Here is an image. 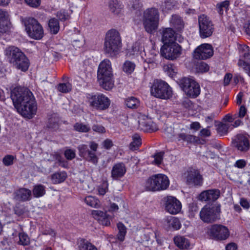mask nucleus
Segmentation results:
<instances>
[{
    "label": "nucleus",
    "instance_id": "obj_1",
    "mask_svg": "<svg viewBox=\"0 0 250 250\" xmlns=\"http://www.w3.org/2000/svg\"><path fill=\"white\" fill-rule=\"evenodd\" d=\"M11 98L18 112L22 116L31 119L37 112V104L32 93L28 89L21 87L14 88Z\"/></svg>",
    "mask_w": 250,
    "mask_h": 250
},
{
    "label": "nucleus",
    "instance_id": "obj_2",
    "mask_svg": "<svg viewBox=\"0 0 250 250\" xmlns=\"http://www.w3.org/2000/svg\"><path fill=\"white\" fill-rule=\"evenodd\" d=\"M98 80L100 85L105 90H110L114 86L111 64L108 59H104L99 64Z\"/></svg>",
    "mask_w": 250,
    "mask_h": 250
},
{
    "label": "nucleus",
    "instance_id": "obj_3",
    "mask_svg": "<svg viewBox=\"0 0 250 250\" xmlns=\"http://www.w3.org/2000/svg\"><path fill=\"white\" fill-rule=\"evenodd\" d=\"M121 38L118 31L111 29L107 32L104 38V50L110 56H115L121 47Z\"/></svg>",
    "mask_w": 250,
    "mask_h": 250
},
{
    "label": "nucleus",
    "instance_id": "obj_4",
    "mask_svg": "<svg viewBox=\"0 0 250 250\" xmlns=\"http://www.w3.org/2000/svg\"><path fill=\"white\" fill-rule=\"evenodd\" d=\"M143 25L145 30L148 33L156 31L159 25V12L154 7L146 9L144 12L143 18Z\"/></svg>",
    "mask_w": 250,
    "mask_h": 250
},
{
    "label": "nucleus",
    "instance_id": "obj_5",
    "mask_svg": "<svg viewBox=\"0 0 250 250\" xmlns=\"http://www.w3.org/2000/svg\"><path fill=\"white\" fill-rule=\"evenodd\" d=\"M169 185L168 177L163 174L151 176L146 182L145 187L148 191H160L166 189Z\"/></svg>",
    "mask_w": 250,
    "mask_h": 250
},
{
    "label": "nucleus",
    "instance_id": "obj_6",
    "mask_svg": "<svg viewBox=\"0 0 250 250\" xmlns=\"http://www.w3.org/2000/svg\"><path fill=\"white\" fill-rule=\"evenodd\" d=\"M150 93L153 96L162 99H169L173 94L172 88L165 81L155 80L151 86Z\"/></svg>",
    "mask_w": 250,
    "mask_h": 250
},
{
    "label": "nucleus",
    "instance_id": "obj_7",
    "mask_svg": "<svg viewBox=\"0 0 250 250\" xmlns=\"http://www.w3.org/2000/svg\"><path fill=\"white\" fill-rule=\"evenodd\" d=\"M180 87L187 96L195 98L200 94L199 83L192 77H184L179 80Z\"/></svg>",
    "mask_w": 250,
    "mask_h": 250
},
{
    "label": "nucleus",
    "instance_id": "obj_8",
    "mask_svg": "<svg viewBox=\"0 0 250 250\" xmlns=\"http://www.w3.org/2000/svg\"><path fill=\"white\" fill-rule=\"evenodd\" d=\"M25 30L31 38L40 40L43 36V29L38 21L32 18L25 21Z\"/></svg>",
    "mask_w": 250,
    "mask_h": 250
},
{
    "label": "nucleus",
    "instance_id": "obj_9",
    "mask_svg": "<svg viewBox=\"0 0 250 250\" xmlns=\"http://www.w3.org/2000/svg\"><path fill=\"white\" fill-rule=\"evenodd\" d=\"M220 205L205 206L200 212V218L205 223H212L219 218Z\"/></svg>",
    "mask_w": 250,
    "mask_h": 250
},
{
    "label": "nucleus",
    "instance_id": "obj_10",
    "mask_svg": "<svg viewBox=\"0 0 250 250\" xmlns=\"http://www.w3.org/2000/svg\"><path fill=\"white\" fill-rule=\"evenodd\" d=\"M161 55L167 60H174L181 54V47L176 42L164 44L161 48Z\"/></svg>",
    "mask_w": 250,
    "mask_h": 250
},
{
    "label": "nucleus",
    "instance_id": "obj_11",
    "mask_svg": "<svg viewBox=\"0 0 250 250\" xmlns=\"http://www.w3.org/2000/svg\"><path fill=\"white\" fill-rule=\"evenodd\" d=\"M89 105L97 110H103L108 108L110 104L109 98L103 94L91 96L88 99Z\"/></svg>",
    "mask_w": 250,
    "mask_h": 250
},
{
    "label": "nucleus",
    "instance_id": "obj_12",
    "mask_svg": "<svg viewBox=\"0 0 250 250\" xmlns=\"http://www.w3.org/2000/svg\"><path fill=\"white\" fill-rule=\"evenodd\" d=\"M199 32L202 38L210 36L213 32L214 27L212 21L207 16L202 15L198 18Z\"/></svg>",
    "mask_w": 250,
    "mask_h": 250
},
{
    "label": "nucleus",
    "instance_id": "obj_13",
    "mask_svg": "<svg viewBox=\"0 0 250 250\" xmlns=\"http://www.w3.org/2000/svg\"><path fill=\"white\" fill-rule=\"evenodd\" d=\"M208 233L212 238L218 240H225L229 235L228 229L221 225H212L209 229Z\"/></svg>",
    "mask_w": 250,
    "mask_h": 250
},
{
    "label": "nucleus",
    "instance_id": "obj_14",
    "mask_svg": "<svg viewBox=\"0 0 250 250\" xmlns=\"http://www.w3.org/2000/svg\"><path fill=\"white\" fill-rule=\"evenodd\" d=\"M213 50L211 45L204 43L197 47L193 52V57L197 60H205L211 57Z\"/></svg>",
    "mask_w": 250,
    "mask_h": 250
},
{
    "label": "nucleus",
    "instance_id": "obj_15",
    "mask_svg": "<svg viewBox=\"0 0 250 250\" xmlns=\"http://www.w3.org/2000/svg\"><path fill=\"white\" fill-rule=\"evenodd\" d=\"M165 206V210L171 214H178L182 208L181 202L173 196L167 197Z\"/></svg>",
    "mask_w": 250,
    "mask_h": 250
},
{
    "label": "nucleus",
    "instance_id": "obj_16",
    "mask_svg": "<svg viewBox=\"0 0 250 250\" xmlns=\"http://www.w3.org/2000/svg\"><path fill=\"white\" fill-rule=\"evenodd\" d=\"M233 146L238 150L245 152L250 149V141L248 138L245 135L239 134L235 137L232 141Z\"/></svg>",
    "mask_w": 250,
    "mask_h": 250
},
{
    "label": "nucleus",
    "instance_id": "obj_17",
    "mask_svg": "<svg viewBox=\"0 0 250 250\" xmlns=\"http://www.w3.org/2000/svg\"><path fill=\"white\" fill-rule=\"evenodd\" d=\"M220 196V191L218 189H211L202 191L198 196L201 201L215 202Z\"/></svg>",
    "mask_w": 250,
    "mask_h": 250
},
{
    "label": "nucleus",
    "instance_id": "obj_18",
    "mask_svg": "<svg viewBox=\"0 0 250 250\" xmlns=\"http://www.w3.org/2000/svg\"><path fill=\"white\" fill-rule=\"evenodd\" d=\"M4 53L8 62L11 64L14 63L16 60L19 59L23 54V53L18 47L14 46L7 47L4 51Z\"/></svg>",
    "mask_w": 250,
    "mask_h": 250
},
{
    "label": "nucleus",
    "instance_id": "obj_19",
    "mask_svg": "<svg viewBox=\"0 0 250 250\" xmlns=\"http://www.w3.org/2000/svg\"><path fill=\"white\" fill-rule=\"evenodd\" d=\"M10 23L7 12L0 10V33H6L9 31Z\"/></svg>",
    "mask_w": 250,
    "mask_h": 250
},
{
    "label": "nucleus",
    "instance_id": "obj_20",
    "mask_svg": "<svg viewBox=\"0 0 250 250\" xmlns=\"http://www.w3.org/2000/svg\"><path fill=\"white\" fill-rule=\"evenodd\" d=\"M187 182L189 185L198 186L202 183V178L199 173L195 170L188 172Z\"/></svg>",
    "mask_w": 250,
    "mask_h": 250
},
{
    "label": "nucleus",
    "instance_id": "obj_21",
    "mask_svg": "<svg viewBox=\"0 0 250 250\" xmlns=\"http://www.w3.org/2000/svg\"><path fill=\"white\" fill-rule=\"evenodd\" d=\"M126 169L123 163L115 164L112 167L111 174L114 179H118L124 176L126 173Z\"/></svg>",
    "mask_w": 250,
    "mask_h": 250
},
{
    "label": "nucleus",
    "instance_id": "obj_22",
    "mask_svg": "<svg viewBox=\"0 0 250 250\" xmlns=\"http://www.w3.org/2000/svg\"><path fill=\"white\" fill-rule=\"evenodd\" d=\"M31 191L26 188H21L14 193V199L19 201H26L30 199Z\"/></svg>",
    "mask_w": 250,
    "mask_h": 250
},
{
    "label": "nucleus",
    "instance_id": "obj_23",
    "mask_svg": "<svg viewBox=\"0 0 250 250\" xmlns=\"http://www.w3.org/2000/svg\"><path fill=\"white\" fill-rule=\"evenodd\" d=\"M162 41L164 44L176 42L174 31L171 28H166L163 30Z\"/></svg>",
    "mask_w": 250,
    "mask_h": 250
},
{
    "label": "nucleus",
    "instance_id": "obj_24",
    "mask_svg": "<svg viewBox=\"0 0 250 250\" xmlns=\"http://www.w3.org/2000/svg\"><path fill=\"white\" fill-rule=\"evenodd\" d=\"M12 64L17 69L26 71L29 66V62L27 58L23 54Z\"/></svg>",
    "mask_w": 250,
    "mask_h": 250
},
{
    "label": "nucleus",
    "instance_id": "obj_25",
    "mask_svg": "<svg viewBox=\"0 0 250 250\" xmlns=\"http://www.w3.org/2000/svg\"><path fill=\"white\" fill-rule=\"evenodd\" d=\"M109 11L114 15H119L122 13L124 6L118 0H110L108 3Z\"/></svg>",
    "mask_w": 250,
    "mask_h": 250
},
{
    "label": "nucleus",
    "instance_id": "obj_26",
    "mask_svg": "<svg viewBox=\"0 0 250 250\" xmlns=\"http://www.w3.org/2000/svg\"><path fill=\"white\" fill-rule=\"evenodd\" d=\"M174 242L175 245L180 249H188L190 244L189 240L182 236H176L174 238Z\"/></svg>",
    "mask_w": 250,
    "mask_h": 250
},
{
    "label": "nucleus",
    "instance_id": "obj_27",
    "mask_svg": "<svg viewBox=\"0 0 250 250\" xmlns=\"http://www.w3.org/2000/svg\"><path fill=\"white\" fill-rule=\"evenodd\" d=\"M169 22L170 25L177 31H181L184 27V23L183 20L178 15H172Z\"/></svg>",
    "mask_w": 250,
    "mask_h": 250
},
{
    "label": "nucleus",
    "instance_id": "obj_28",
    "mask_svg": "<svg viewBox=\"0 0 250 250\" xmlns=\"http://www.w3.org/2000/svg\"><path fill=\"white\" fill-rule=\"evenodd\" d=\"M176 138L178 141H182L186 142L188 144L193 143L197 141L196 136L186 133L185 132L182 131L178 133L176 135Z\"/></svg>",
    "mask_w": 250,
    "mask_h": 250
},
{
    "label": "nucleus",
    "instance_id": "obj_29",
    "mask_svg": "<svg viewBox=\"0 0 250 250\" xmlns=\"http://www.w3.org/2000/svg\"><path fill=\"white\" fill-rule=\"evenodd\" d=\"M166 221L167 225L169 229L177 230L181 227L179 220L176 217L170 216L167 218Z\"/></svg>",
    "mask_w": 250,
    "mask_h": 250
},
{
    "label": "nucleus",
    "instance_id": "obj_30",
    "mask_svg": "<svg viewBox=\"0 0 250 250\" xmlns=\"http://www.w3.org/2000/svg\"><path fill=\"white\" fill-rule=\"evenodd\" d=\"M48 27L50 32L53 34H56L60 30V24L57 19L55 18L50 19L48 22Z\"/></svg>",
    "mask_w": 250,
    "mask_h": 250
},
{
    "label": "nucleus",
    "instance_id": "obj_31",
    "mask_svg": "<svg viewBox=\"0 0 250 250\" xmlns=\"http://www.w3.org/2000/svg\"><path fill=\"white\" fill-rule=\"evenodd\" d=\"M84 201L86 205L92 208H99L101 207V203L99 199L92 196H86Z\"/></svg>",
    "mask_w": 250,
    "mask_h": 250
},
{
    "label": "nucleus",
    "instance_id": "obj_32",
    "mask_svg": "<svg viewBox=\"0 0 250 250\" xmlns=\"http://www.w3.org/2000/svg\"><path fill=\"white\" fill-rule=\"evenodd\" d=\"M67 177L65 172H58L54 173L51 176V180L54 184H58L63 182Z\"/></svg>",
    "mask_w": 250,
    "mask_h": 250
},
{
    "label": "nucleus",
    "instance_id": "obj_33",
    "mask_svg": "<svg viewBox=\"0 0 250 250\" xmlns=\"http://www.w3.org/2000/svg\"><path fill=\"white\" fill-rule=\"evenodd\" d=\"M32 192L35 197H42L45 194V187L41 184L35 185L33 188Z\"/></svg>",
    "mask_w": 250,
    "mask_h": 250
},
{
    "label": "nucleus",
    "instance_id": "obj_34",
    "mask_svg": "<svg viewBox=\"0 0 250 250\" xmlns=\"http://www.w3.org/2000/svg\"><path fill=\"white\" fill-rule=\"evenodd\" d=\"M125 105L129 108H137L140 105V101L134 97H129L125 100Z\"/></svg>",
    "mask_w": 250,
    "mask_h": 250
},
{
    "label": "nucleus",
    "instance_id": "obj_35",
    "mask_svg": "<svg viewBox=\"0 0 250 250\" xmlns=\"http://www.w3.org/2000/svg\"><path fill=\"white\" fill-rule=\"evenodd\" d=\"M132 141L130 144V149L132 150L137 149L142 144L141 139L138 134H134L132 137Z\"/></svg>",
    "mask_w": 250,
    "mask_h": 250
},
{
    "label": "nucleus",
    "instance_id": "obj_36",
    "mask_svg": "<svg viewBox=\"0 0 250 250\" xmlns=\"http://www.w3.org/2000/svg\"><path fill=\"white\" fill-rule=\"evenodd\" d=\"M216 126L218 133L221 136H224L228 133L229 129L231 125L228 124L219 122Z\"/></svg>",
    "mask_w": 250,
    "mask_h": 250
},
{
    "label": "nucleus",
    "instance_id": "obj_37",
    "mask_svg": "<svg viewBox=\"0 0 250 250\" xmlns=\"http://www.w3.org/2000/svg\"><path fill=\"white\" fill-rule=\"evenodd\" d=\"M79 250H97V249L88 241L81 240L79 246Z\"/></svg>",
    "mask_w": 250,
    "mask_h": 250
},
{
    "label": "nucleus",
    "instance_id": "obj_38",
    "mask_svg": "<svg viewBox=\"0 0 250 250\" xmlns=\"http://www.w3.org/2000/svg\"><path fill=\"white\" fill-rule=\"evenodd\" d=\"M135 66L134 63L128 61H125L123 65V71L127 74H130L134 71Z\"/></svg>",
    "mask_w": 250,
    "mask_h": 250
},
{
    "label": "nucleus",
    "instance_id": "obj_39",
    "mask_svg": "<svg viewBox=\"0 0 250 250\" xmlns=\"http://www.w3.org/2000/svg\"><path fill=\"white\" fill-rule=\"evenodd\" d=\"M164 70L165 72L171 77H173L177 73L176 67L171 63L165 65L164 66Z\"/></svg>",
    "mask_w": 250,
    "mask_h": 250
},
{
    "label": "nucleus",
    "instance_id": "obj_40",
    "mask_svg": "<svg viewBox=\"0 0 250 250\" xmlns=\"http://www.w3.org/2000/svg\"><path fill=\"white\" fill-rule=\"evenodd\" d=\"M117 227L119 230V233L117 237L120 241H123L126 234V228L125 226L122 223H119L117 224Z\"/></svg>",
    "mask_w": 250,
    "mask_h": 250
},
{
    "label": "nucleus",
    "instance_id": "obj_41",
    "mask_svg": "<svg viewBox=\"0 0 250 250\" xmlns=\"http://www.w3.org/2000/svg\"><path fill=\"white\" fill-rule=\"evenodd\" d=\"M74 129L76 131L85 133L88 132L90 129V127L88 125L83 123H77L74 125Z\"/></svg>",
    "mask_w": 250,
    "mask_h": 250
},
{
    "label": "nucleus",
    "instance_id": "obj_42",
    "mask_svg": "<svg viewBox=\"0 0 250 250\" xmlns=\"http://www.w3.org/2000/svg\"><path fill=\"white\" fill-rule=\"evenodd\" d=\"M240 53L243 58L247 61H250V52L249 47L246 45H241L239 47Z\"/></svg>",
    "mask_w": 250,
    "mask_h": 250
},
{
    "label": "nucleus",
    "instance_id": "obj_43",
    "mask_svg": "<svg viewBox=\"0 0 250 250\" xmlns=\"http://www.w3.org/2000/svg\"><path fill=\"white\" fill-rule=\"evenodd\" d=\"M72 85L69 83H61L58 85L57 89L62 93H68L71 91Z\"/></svg>",
    "mask_w": 250,
    "mask_h": 250
},
{
    "label": "nucleus",
    "instance_id": "obj_44",
    "mask_svg": "<svg viewBox=\"0 0 250 250\" xmlns=\"http://www.w3.org/2000/svg\"><path fill=\"white\" fill-rule=\"evenodd\" d=\"M175 2L173 0H167L162 4L161 9L163 12H167L173 8Z\"/></svg>",
    "mask_w": 250,
    "mask_h": 250
},
{
    "label": "nucleus",
    "instance_id": "obj_45",
    "mask_svg": "<svg viewBox=\"0 0 250 250\" xmlns=\"http://www.w3.org/2000/svg\"><path fill=\"white\" fill-rule=\"evenodd\" d=\"M18 243L23 246H27L30 243V239L28 235L24 233H20Z\"/></svg>",
    "mask_w": 250,
    "mask_h": 250
},
{
    "label": "nucleus",
    "instance_id": "obj_46",
    "mask_svg": "<svg viewBox=\"0 0 250 250\" xmlns=\"http://www.w3.org/2000/svg\"><path fill=\"white\" fill-rule=\"evenodd\" d=\"M195 69L198 72L204 73L208 71L209 66L206 63L202 62L196 64Z\"/></svg>",
    "mask_w": 250,
    "mask_h": 250
},
{
    "label": "nucleus",
    "instance_id": "obj_47",
    "mask_svg": "<svg viewBox=\"0 0 250 250\" xmlns=\"http://www.w3.org/2000/svg\"><path fill=\"white\" fill-rule=\"evenodd\" d=\"M87 160L94 165H97L98 162V158L96 156L95 151L89 150L87 153V156L85 157Z\"/></svg>",
    "mask_w": 250,
    "mask_h": 250
},
{
    "label": "nucleus",
    "instance_id": "obj_48",
    "mask_svg": "<svg viewBox=\"0 0 250 250\" xmlns=\"http://www.w3.org/2000/svg\"><path fill=\"white\" fill-rule=\"evenodd\" d=\"M106 212L99 210H93L91 211L92 216L98 221L105 217Z\"/></svg>",
    "mask_w": 250,
    "mask_h": 250
},
{
    "label": "nucleus",
    "instance_id": "obj_49",
    "mask_svg": "<svg viewBox=\"0 0 250 250\" xmlns=\"http://www.w3.org/2000/svg\"><path fill=\"white\" fill-rule=\"evenodd\" d=\"M16 159V157L12 155H6L2 159V163L5 166H9L13 165L14 160Z\"/></svg>",
    "mask_w": 250,
    "mask_h": 250
},
{
    "label": "nucleus",
    "instance_id": "obj_50",
    "mask_svg": "<svg viewBox=\"0 0 250 250\" xmlns=\"http://www.w3.org/2000/svg\"><path fill=\"white\" fill-rule=\"evenodd\" d=\"M238 65L242 67L248 75L250 76V64L240 59L238 62Z\"/></svg>",
    "mask_w": 250,
    "mask_h": 250
},
{
    "label": "nucleus",
    "instance_id": "obj_51",
    "mask_svg": "<svg viewBox=\"0 0 250 250\" xmlns=\"http://www.w3.org/2000/svg\"><path fill=\"white\" fill-rule=\"evenodd\" d=\"M164 152L161 151L157 152L153 155L154 158V163L157 165H160L163 162Z\"/></svg>",
    "mask_w": 250,
    "mask_h": 250
},
{
    "label": "nucleus",
    "instance_id": "obj_52",
    "mask_svg": "<svg viewBox=\"0 0 250 250\" xmlns=\"http://www.w3.org/2000/svg\"><path fill=\"white\" fill-rule=\"evenodd\" d=\"M108 190V184L106 182H103L98 188V194L100 195H104Z\"/></svg>",
    "mask_w": 250,
    "mask_h": 250
},
{
    "label": "nucleus",
    "instance_id": "obj_53",
    "mask_svg": "<svg viewBox=\"0 0 250 250\" xmlns=\"http://www.w3.org/2000/svg\"><path fill=\"white\" fill-rule=\"evenodd\" d=\"M78 150L79 151L80 155L83 157H85L87 156V153L89 151L87 146L85 145H81L79 146Z\"/></svg>",
    "mask_w": 250,
    "mask_h": 250
},
{
    "label": "nucleus",
    "instance_id": "obj_54",
    "mask_svg": "<svg viewBox=\"0 0 250 250\" xmlns=\"http://www.w3.org/2000/svg\"><path fill=\"white\" fill-rule=\"evenodd\" d=\"M57 163L58 165L64 168H67L68 167V163L60 155H57L56 157Z\"/></svg>",
    "mask_w": 250,
    "mask_h": 250
},
{
    "label": "nucleus",
    "instance_id": "obj_55",
    "mask_svg": "<svg viewBox=\"0 0 250 250\" xmlns=\"http://www.w3.org/2000/svg\"><path fill=\"white\" fill-rule=\"evenodd\" d=\"M57 17L62 21H65L69 18V15L64 10H61L57 12Z\"/></svg>",
    "mask_w": 250,
    "mask_h": 250
},
{
    "label": "nucleus",
    "instance_id": "obj_56",
    "mask_svg": "<svg viewBox=\"0 0 250 250\" xmlns=\"http://www.w3.org/2000/svg\"><path fill=\"white\" fill-rule=\"evenodd\" d=\"M247 162L244 159L237 160L234 164V167L238 168H244L247 165Z\"/></svg>",
    "mask_w": 250,
    "mask_h": 250
},
{
    "label": "nucleus",
    "instance_id": "obj_57",
    "mask_svg": "<svg viewBox=\"0 0 250 250\" xmlns=\"http://www.w3.org/2000/svg\"><path fill=\"white\" fill-rule=\"evenodd\" d=\"M158 54V52L155 50H151V56L149 58L144 59L145 61L147 63H152L155 61V57Z\"/></svg>",
    "mask_w": 250,
    "mask_h": 250
},
{
    "label": "nucleus",
    "instance_id": "obj_58",
    "mask_svg": "<svg viewBox=\"0 0 250 250\" xmlns=\"http://www.w3.org/2000/svg\"><path fill=\"white\" fill-rule=\"evenodd\" d=\"M58 126L59 125L57 122H56L55 120L52 119H49L47 125L48 128L53 130L57 129L58 128Z\"/></svg>",
    "mask_w": 250,
    "mask_h": 250
},
{
    "label": "nucleus",
    "instance_id": "obj_59",
    "mask_svg": "<svg viewBox=\"0 0 250 250\" xmlns=\"http://www.w3.org/2000/svg\"><path fill=\"white\" fill-rule=\"evenodd\" d=\"M64 155L68 160H72L75 157V152L71 149H67L64 152Z\"/></svg>",
    "mask_w": 250,
    "mask_h": 250
},
{
    "label": "nucleus",
    "instance_id": "obj_60",
    "mask_svg": "<svg viewBox=\"0 0 250 250\" xmlns=\"http://www.w3.org/2000/svg\"><path fill=\"white\" fill-rule=\"evenodd\" d=\"M99 223L102 225L108 226L110 225V221L109 215L105 214V217H103V219H101L99 221Z\"/></svg>",
    "mask_w": 250,
    "mask_h": 250
},
{
    "label": "nucleus",
    "instance_id": "obj_61",
    "mask_svg": "<svg viewBox=\"0 0 250 250\" xmlns=\"http://www.w3.org/2000/svg\"><path fill=\"white\" fill-rule=\"evenodd\" d=\"M210 126H208L207 128H203L201 130L200 132V135L203 137H208L210 135V131L208 129Z\"/></svg>",
    "mask_w": 250,
    "mask_h": 250
},
{
    "label": "nucleus",
    "instance_id": "obj_62",
    "mask_svg": "<svg viewBox=\"0 0 250 250\" xmlns=\"http://www.w3.org/2000/svg\"><path fill=\"white\" fill-rule=\"evenodd\" d=\"M92 129L93 131L99 133H103L105 131L104 127L100 125H94L92 126Z\"/></svg>",
    "mask_w": 250,
    "mask_h": 250
},
{
    "label": "nucleus",
    "instance_id": "obj_63",
    "mask_svg": "<svg viewBox=\"0 0 250 250\" xmlns=\"http://www.w3.org/2000/svg\"><path fill=\"white\" fill-rule=\"evenodd\" d=\"M240 204L241 206L245 209H248L250 208L249 203L244 198H241L240 199Z\"/></svg>",
    "mask_w": 250,
    "mask_h": 250
},
{
    "label": "nucleus",
    "instance_id": "obj_64",
    "mask_svg": "<svg viewBox=\"0 0 250 250\" xmlns=\"http://www.w3.org/2000/svg\"><path fill=\"white\" fill-rule=\"evenodd\" d=\"M103 145L104 147L108 149L113 146L112 141L109 139H106L103 142Z\"/></svg>",
    "mask_w": 250,
    "mask_h": 250
}]
</instances>
